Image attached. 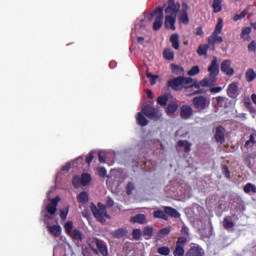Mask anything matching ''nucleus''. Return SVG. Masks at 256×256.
<instances>
[{
    "label": "nucleus",
    "instance_id": "nucleus-1",
    "mask_svg": "<svg viewBox=\"0 0 256 256\" xmlns=\"http://www.w3.org/2000/svg\"><path fill=\"white\" fill-rule=\"evenodd\" d=\"M190 83H193L192 77L178 76L168 81V87L173 91H182V89L187 91V85H190Z\"/></svg>",
    "mask_w": 256,
    "mask_h": 256
},
{
    "label": "nucleus",
    "instance_id": "nucleus-2",
    "mask_svg": "<svg viewBox=\"0 0 256 256\" xmlns=\"http://www.w3.org/2000/svg\"><path fill=\"white\" fill-rule=\"evenodd\" d=\"M221 31H223V19L219 18L212 35L208 37V45L212 51L215 50L216 43H223V37L219 36Z\"/></svg>",
    "mask_w": 256,
    "mask_h": 256
},
{
    "label": "nucleus",
    "instance_id": "nucleus-3",
    "mask_svg": "<svg viewBox=\"0 0 256 256\" xmlns=\"http://www.w3.org/2000/svg\"><path fill=\"white\" fill-rule=\"evenodd\" d=\"M89 247L92 249L93 253H95V255H99V253L102 256H108L109 255V250L107 249V244L97 238V237H93L92 239L89 240Z\"/></svg>",
    "mask_w": 256,
    "mask_h": 256
},
{
    "label": "nucleus",
    "instance_id": "nucleus-4",
    "mask_svg": "<svg viewBox=\"0 0 256 256\" xmlns=\"http://www.w3.org/2000/svg\"><path fill=\"white\" fill-rule=\"evenodd\" d=\"M192 105L194 109H197L198 113H203V111L209 109L211 101L205 96H196L192 99Z\"/></svg>",
    "mask_w": 256,
    "mask_h": 256
},
{
    "label": "nucleus",
    "instance_id": "nucleus-5",
    "mask_svg": "<svg viewBox=\"0 0 256 256\" xmlns=\"http://www.w3.org/2000/svg\"><path fill=\"white\" fill-rule=\"evenodd\" d=\"M91 211L95 219H97L99 223H105V217L106 219H109V215L107 214V209L105 208V206L97 208L95 204H92Z\"/></svg>",
    "mask_w": 256,
    "mask_h": 256
},
{
    "label": "nucleus",
    "instance_id": "nucleus-6",
    "mask_svg": "<svg viewBox=\"0 0 256 256\" xmlns=\"http://www.w3.org/2000/svg\"><path fill=\"white\" fill-rule=\"evenodd\" d=\"M187 241V237L185 236L178 237L173 251L174 256H185V245L187 244Z\"/></svg>",
    "mask_w": 256,
    "mask_h": 256
},
{
    "label": "nucleus",
    "instance_id": "nucleus-7",
    "mask_svg": "<svg viewBox=\"0 0 256 256\" xmlns=\"http://www.w3.org/2000/svg\"><path fill=\"white\" fill-rule=\"evenodd\" d=\"M142 113L148 117V119H154L157 121V119H160L159 110L153 107L151 104H146L142 107Z\"/></svg>",
    "mask_w": 256,
    "mask_h": 256
},
{
    "label": "nucleus",
    "instance_id": "nucleus-8",
    "mask_svg": "<svg viewBox=\"0 0 256 256\" xmlns=\"http://www.w3.org/2000/svg\"><path fill=\"white\" fill-rule=\"evenodd\" d=\"M154 13H155V20L153 23V31H159V29L163 27V19H164L163 7L159 6L154 10Z\"/></svg>",
    "mask_w": 256,
    "mask_h": 256
},
{
    "label": "nucleus",
    "instance_id": "nucleus-9",
    "mask_svg": "<svg viewBox=\"0 0 256 256\" xmlns=\"http://www.w3.org/2000/svg\"><path fill=\"white\" fill-rule=\"evenodd\" d=\"M181 10V4L175 2V0H168V6L165 9V13L172 17H177V14Z\"/></svg>",
    "mask_w": 256,
    "mask_h": 256
},
{
    "label": "nucleus",
    "instance_id": "nucleus-10",
    "mask_svg": "<svg viewBox=\"0 0 256 256\" xmlns=\"http://www.w3.org/2000/svg\"><path fill=\"white\" fill-rule=\"evenodd\" d=\"M208 71L210 72V79L217 81V76L219 75V63L217 62V57H213L211 65L208 67Z\"/></svg>",
    "mask_w": 256,
    "mask_h": 256
},
{
    "label": "nucleus",
    "instance_id": "nucleus-11",
    "mask_svg": "<svg viewBox=\"0 0 256 256\" xmlns=\"http://www.w3.org/2000/svg\"><path fill=\"white\" fill-rule=\"evenodd\" d=\"M232 63L233 62L231 60L227 59L222 61L220 65L222 73H225V75H228V77H233V75H235V69L231 67Z\"/></svg>",
    "mask_w": 256,
    "mask_h": 256
},
{
    "label": "nucleus",
    "instance_id": "nucleus-12",
    "mask_svg": "<svg viewBox=\"0 0 256 256\" xmlns=\"http://www.w3.org/2000/svg\"><path fill=\"white\" fill-rule=\"evenodd\" d=\"M59 201H61L59 196L50 200V203L46 206V211L49 215H55V213H57V205H59Z\"/></svg>",
    "mask_w": 256,
    "mask_h": 256
},
{
    "label": "nucleus",
    "instance_id": "nucleus-13",
    "mask_svg": "<svg viewBox=\"0 0 256 256\" xmlns=\"http://www.w3.org/2000/svg\"><path fill=\"white\" fill-rule=\"evenodd\" d=\"M175 23H177V16H170L166 14L165 21H164L165 29H170L171 31H175L177 29V27L175 26Z\"/></svg>",
    "mask_w": 256,
    "mask_h": 256
},
{
    "label": "nucleus",
    "instance_id": "nucleus-14",
    "mask_svg": "<svg viewBox=\"0 0 256 256\" xmlns=\"http://www.w3.org/2000/svg\"><path fill=\"white\" fill-rule=\"evenodd\" d=\"M225 127L223 126H218L216 127V132L214 135V139L217 143H220L221 145H223V143H225Z\"/></svg>",
    "mask_w": 256,
    "mask_h": 256
},
{
    "label": "nucleus",
    "instance_id": "nucleus-15",
    "mask_svg": "<svg viewBox=\"0 0 256 256\" xmlns=\"http://www.w3.org/2000/svg\"><path fill=\"white\" fill-rule=\"evenodd\" d=\"M181 119H191L193 117V108L189 105H182L180 108Z\"/></svg>",
    "mask_w": 256,
    "mask_h": 256
},
{
    "label": "nucleus",
    "instance_id": "nucleus-16",
    "mask_svg": "<svg viewBox=\"0 0 256 256\" xmlns=\"http://www.w3.org/2000/svg\"><path fill=\"white\" fill-rule=\"evenodd\" d=\"M203 248L201 246H192L189 248V250L186 252V256H203Z\"/></svg>",
    "mask_w": 256,
    "mask_h": 256
},
{
    "label": "nucleus",
    "instance_id": "nucleus-17",
    "mask_svg": "<svg viewBox=\"0 0 256 256\" xmlns=\"http://www.w3.org/2000/svg\"><path fill=\"white\" fill-rule=\"evenodd\" d=\"M164 211H165V214L167 215V217H172L174 219H179V217H181V213H179V211H177V209H175L171 206L164 207Z\"/></svg>",
    "mask_w": 256,
    "mask_h": 256
},
{
    "label": "nucleus",
    "instance_id": "nucleus-18",
    "mask_svg": "<svg viewBox=\"0 0 256 256\" xmlns=\"http://www.w3.org/2000/svg\"><path fill=\"white\" fill-rule=\"evenodd\" d=\"M69 237H71L72 241L74 243H79L83 241V232H81L79 229H74L71 234H68Z\"/></svg>",
    "mask_w": 256,
    "mask_h": 256
},
{
    "label": "nucleus",
    "instance_id": "nucleus-19",
    "mask_svg": "<svg viewBox=\"0 0 256 256\" xmlns=\"http://www.w3.org/2000/svg\"><path fill=\"white\" fill-rule=\"evenodd\" d=\"M131 223H139V225L147 224V218L145 214H136L131 218Z\"/></svg>",
    "mask_w": 256,
    "mask_h": 256
},
{
    "label": "nucleus",
    "instance_id": "nucleus-20",
    "mask_svg": "<svg viewBox=\"0 0 256 256\" xmlns=\"http://www.w3.org/2000/svg\"><path fill=\"white\" fill-rule=\"evenodd\" d=\"M238 90H239V85L237 84V82L231 83L227 89L228 97H235L237 95Z\"/></svg>",
    "mask_w": 256,
    "mask_h": 256
},
{
    "label": "nucleus",
    "instance_id": "nucleus-21",
    "mask_svg": "<svg viewBox=\"0 0 256 256\" xmlns=\"http://www.w3.org/2000/svg\"><path fill=\"white\" fill-rule=\"evenodd\" d=\"M136 123L140 127H147V125H149V120H147L145 115H143L141 112H138L136 116Z\"/></svg>",
    "mask_w": 256,
    "mask_h": 256
},
{
    "label": "nucleus",
    "instance_id": "nucleus-22",
    "mask_svg": "<svg viewBox=\"0 0 256 256\" xmlns=\"http://www.w3.org/2000/svg\"><path fill=\"white\" fill-rule=\"evenodd\" d=\"M47 229L54 237H59L63 231L60 225L47 226Z\"/></svg>",
    "mask_w": 256,
    "mask_h": 256
},
{
    "label": "nucleus",
    "instance_id": "nucleus-23",
    "mask_svg": "<svg viewBox=\"0 0 256 256\" xmlns=\"http://www.w3.org/2000/svg\"><path fill=\"white\" fill-rule=\"evenodd\" d=\"M245 79L247 83H253L256 79V72L253 68H249L245 73Z\"/></svg>",
    "mask_w": 256,
    "mask_h": 256
},
{
    "label": "nucleus",
    "instance_id": "nucleus-24",
    "mask_svg": "<svg viewBox=\"0 0 256 256\" xmlns=\"http://www.w3.org/2000/svg\"><path fill=\"white\" fill-rule=\"evenodd\" d=\"M170 43L172 44V47L179 51L180 43H179V34L174 33L170 36Z\"/></svg>",
    "mask_w": 256,
    "mask_h": 256
},
{
    "label": "nucleus",
    "instance_id": "nucleus-25",
    "mask_svg": "<svg viewBox=\"0 0 256 256\" xmlns=\"http://www.w3.org/2000/svg\"><path fill=\"white\" fill-rule=\"evenodd\" d=\"M212 8L213 13H221L223 11V0H213Z\"/></svg>",
    "mask_w": 256,
    "mask_h": 256
},
{
    "label": "nucleus",
    "instance_id": "nucleus-26",
    "mask_svg": "<svg viewBox=\"0 0 256 256\" xmlns=\"http://www.w3.org/2000/svg\"><path fill=\"white\" fill-rule=\"evenodd\" d=\"M78 203H82V205H86V203H89V193L82 191L77 196Z\"/></svg>",
    "mask_w": 256,
    "mask_h": 256
},
{
    "label": "nucleus",
    "instance_id": "nucleus-27",
    "mask_svg": "<svg viewBox=\"0 0 256 256\" xmlns=\"http://www.w3.org/2000/svg\"><path fill=\"white\" fill-rule=\"evenodd\" d=\"M154 219H162L163 221H169V216L163 210H156L153 212Z\"/></svg>",
    "mask_w": 256,
    "mask_h": 256
},
{
    "label": "nucleus",
    "instance_id": "nucleus-28",
    "mask_svg": "<svg viewBox=\"0 0 256 256\" xmlns=\"http://www.w3.org/2000/svg\"><path fill=\"white\" fill-rule=\"evenodd\" d=\"M177 109H179V105L175 102H172L168 104L166 108L167 115H174V113H177Z\"/></svg>",
    "mask_w": 256,
    "mask_h": 256
},
{
    "label": "nucleus",
    "instance_id": "nucleus-29",
    "mask_svg": "<svg viewBox=\"0 0 256 256\" xmlns=\"http://www.w3.org/2000/svg\"><path fill=\"white\" fill-rule=\"evenodd\" d=\"M178 147H184L185 153H190L191 152V146L192 144L189 143L187 140H180L177 143Z\"/></svg>",
    "mask_w": 256,
    "mask_h": 256
},
{
    "label": "nucleus",
    "instance_id": "nucleus-30",
    "mask_svg": "<svg viewBox=\"0 0 256 256\" xmlns=\"http://www.w3.org/2000/svg\"><path fill=\"white\" fill-rule=\"evenodd\" d=\"M179 22L183 23V25H189V14L186 12V10H181Z\"/></svg>",
    "mask_w": 256,
    "mask_h": 256
},
{
    "label": "nucleus",
    "instance_id": "nucleus-31",
    "mask_svg": "<svg viewBox=\"0 0 256 256\" xmlns=\"http://www.w3.org/2000/svg\"><path fill=\"white\" fill-rule=\"evenodd\" d=\"M80 179L83 187H87L91 183V175L89 173H83Z\"/></svg>",
    "mask_w": 256,
    "mask_h": 256
},
{
    "label": "nucleus",
    "instance_id": "nucleus-32",
    "mask_svg": "<svg viewBox=\"0 0 256 256\" xmlns=\"http://www.w3.org/2000/svg\"><path fill=\"white\" fill-rule=\"evenodd\" d=\"M127 235V229L125 228H119L113 232V237L115 239H121L122 237H125Z\"/></svg>",
    "mask_w": 256,
    "mask_h": 256
},
{
    "label": "nucleus",
    "instance_id": "nucleus-33",
    "mask_svg": "<svg viewBox=\"0 0 256 256\" xmlns=\"http://www.w3.org/2000/svg\"><path fill=\"white\" fill-rule=\"evenodd\" d=\"M163 57L167 59V61H173V59H175V53L171 49H164Z\"/></svg>",
    "mask_w": 256,
    "mask_h": 256
},
{
    "label": "nucleus",
    "instance_id": "nucleus-34",
    "mask_svg": "<svg viewBox=\"0 0 256 256\" xmlns=\"http://www.w3.org/2000/svg\"><path fill=\"white\" fill-rule=\"evenodd\" d=\"M217 80H213L211 76L209 78H204L203 80L200 81V86L201 87H211Z\"/></svg>",
    "mask_w": 256,
    "mask_h": 256
},
{
    "label": "nucleus",
    "instance_id": "nucleus-35",
    "mask_svg": "<svg viewBox=\"0 0 256 256\" xmlns=\"http://www.w3.org/2000/svg\"><path fill=\"white\" fill-rule=\"evenodd\" d=\"M207 51H209V45L200 44L197 49V54L200 55V57H203V55H207Z\"/></svg>",
    "mask_w": 256,
    "mask_h": 256
},
{
    "label": "nucleus",
    "instance_id": "nucleus-36",
    "mask_svg": "<svg viewBox=\"0 0 256 256\" xmlns=\"http://www.w3.org/2000/svg\"><path fill=\"white\" fill-rule=\"evenodd\" d=\"M223 227L224 229H233L235 227V223L229 219V217H224L223 219Z\"/></svg>",
    "mask_w": 256,
    "mask_h": 256
},
{
    "label": "nucleus",
    "instance_id": "nucleus-37",
    "mask_svg": "<svg viewBox=\"0 0 256 256\" xmlns=\"http://www.w3.org/2000/svg\"><path fill=\"white\" fill-rule=\"evenodd\" d=\"M171 69H172V73H175L176 75H183L184 73V69L183 67L177 65V64H171L170 65Z\"/></svg>",
    "mask_w": 256,
    "mask_h": 256
},
{
    "label": "nucleus",
    "instance_id": "nucleus-38",
    "mask_svg": "<svg viewBox=\"0 0 256 256\" xmlns=\"http://www.w3.org/2000/svg\"><path fill=\"white\" fill-rule=\"evenodd\" d=\"M193 87L195 89H201V82H198L197 80H194L192 78V82L188 85H186V93L189 91V89H193Z\"/></svg>",
    "mask_w": 256,
    "mask_h": 256
},
{
    "label": "nucleus",
    "instance_id": "nucleus-39",
    "mask_svg": "<svg viewBox=\"0 0 256 256\" xmlns=\"http://www.w3.org/2000/svg\"><path fill=\"white\" fill-rule=\"evenodd\" d=\"M168 101H169V96H167V94L159 96L157 98V103H158V105H161V107H165V105H167Z\"/></svg>",
    "mask_w": 256,
    "mask_h": 256
},
{
    "label": "nucleus",
    "instance_id": "nucleus-40",
    "mask_svg": "<svg viewBox=\"0 0 256 256\" xmlns=\"http://www.w3.org/2000/svg\"><path fill=\"white\" fill-rule=\"evenodd\" d=\"M68 215H69V205H67L63 209H60V219H61V221H66Z\"/></svg>",
    "mask_w": 256,
    "mask_h": 256
},
{
    "label": "nucleus",
    "instance_id": "nucleus-41",
    "mask_svg": "<svg viewBox=\"0 0 256 256\" xmlns=\"http://www.w3.org/2000/svg\"><path fill=\"white\" fill-rule=\"evenodd\" d=\"M244 193H256V186L252 183H247L244 186Z\"/></svg>",
    "mask_w": 256,
    "mask_h": 256
},
{
    "label": "nucleus",
    "instance_id": "nucleus-42",
    "mask_svg": "<svg viewBox=\"0 0 256 256\" xmlns=\"http://www.w3.org/2000/svg\"><path fill=\"white\" fill-rule=\"evenodd\" d=\"M72 185L75 189H79L83 183H81V177L80 176H74L72 179Z\"/></svg>",
    "mask_w": 256,
    "mask_h": 256
},
{
    "label": "nucleus",
    "instance_id": "nucleus-43",
    "mask_svg": "<svg viewBox=\"0 0 256 256\" xmlns=\"http://www.w3.org/2000/svg\"><path fill=\"white\" fill-rule=\"evenodd\" d=\"M143 235L148 237V239H151L153 237V227L152 226H146L143 229Z\"/></svg>",
    "mask_w": 256,
    "mask_h": 256
},
{
    "label": "nucleus",
    "instance_id": "nucleus-44",
    "mask_svg": "<svg viewBox=\"0 0 256 256\" xmlns=\"http://www.w3.org/2000/svg\"><path fill=\"white\" fill-rule=\"evenodd\" d=\"M157 253H159V255L168 256L169 253H171V249L167 246H162L158 248Z\"/></svg>",
    "mask_w": 256,
    "mask_h": 256
},
{
    "label": "nucleus",
    "instance_id": "nucleus-45",
    "mask_svg": "<svg viewBox=\"0 0 256 256\" xmlns=\"http://www.w3.org/2000/svg\"><path fill=\"white\" fill-rule=\"evenodd\" d=\"M141 235H143V232H141V229L139 228H136L132 231V237L135 239V241H140Z\"/></svg>",
    "mask_w": 256,
    "mask_h": 256
},
{
    "label": "nucleus",
    "instance_id": "nucleus-46",
    "mask_svg": "<svg viewBox=\"0 0 256 256\" xmlns=\"http://www.w3.org/2000/svg\"><path fill=\"white\" fill-rule=\"evenodd\" d=\"M133 191H135V183L134 182H128L126 185V194L127 195H133Z\"/></svg>",
    "mask_w": 256,
    "mask_h": 256
},
{
    "label": "nucleus",
    "instance_id": "nucleus-47",
    "mask_svg": "<svg viewBox=\"0 0 256 256\" xmlns=\"http://www.w3.org/2000/svg\"><path fill=\"white\" fill-rule=\"evenodd\" d=\"M64 229L68 235L73 233V221H67L64 225Z\"/></svg>",
    "mask_w": 256,
    "mask_h": 256
},
{
    "label": "nucleus",
    "instance_id": "nucleus-48",
    "mask_svg": "<svg viewBox=\"0 0 256 256\" xmlns=\"http://www.w3.org/2000/svg\"><path fill=\"white\" fill-rule=\"evenodd\" d=\"M200 71L201 69L199 68V66H194L188 71V75L190 77H195V75H199Z\"/></svg>",
    "mask_w": 256,
    "mask_h": 256
},
{
    "label": "nucleus",
    "instance_id": "nucleus-49",
    "mask_svg": "<svg viewBox=\"0 0 256 256\" xmlns=\"http://www.w3.org/2000/svg\"><path fill=\"white\" fill-rule=\"evenodd\" d=\"M245 17H247V10H243L240 14H235L233 21H241V19H245Z\"/></svg>",
    "mask_w": 256,
    "mask_h": 256
},
{
    "label": "nucleus",
    "instance_id": "nucleus-50",
    "mask_svg": "<svg viewBox=\"0 0 256 256\" xmlns=\"http://www.w3.org/2000/svg\"><path fill=\"white\" fill-rule=\"evenodd\" d=\"M146 76L148 77V79H150L151 85H155V83H157V79L159 76L151 74L149 72L146 73Z\"/></svg>",
    "mask_w": 256,
    "mask_h": 256
},
{
    "label": "nucleus",
    "instance_id": "nucleus-51",
    "mask_svg": "<svg viewBox=\"0 0 256 256\" xmlns=\"http://www.w3.org/2000/svg\"><path fill=\"white\" fill-rule=\"evenodd\" d=\"M255 134H250L249 140L246 141L245 147H249V145H255Z\"/></svg>",
    "mask_w": 256,
    "mask_h": 256
},
{
    "label": "nucleus",
    "instance_id": "nucleus-52",
    "mask_svg": "<svg viewBox=\"0 0 256 256\" xmlns=\"http://www.w3.org/2000/svg\"><path fill=\"white\" fill-rule=\"evenodd\" d=\"M97 173L99 177H107V169H105V167H98Z\"/></svg>",
    "mask_w": 256,
    "mask_h": 256
},
{
    "label": "nucleus",
    "instance_id": "nucleus-53",
    "mask_svg": "<svg viewBox=\"0 0 256 256\" xmlns=\"http://www.w3.org/2000/svg\"><path fill=\"white\" fill-rule=\"evenodd\" d=\"M171 233V227H165L159 230V235H162L163 237L169 235Z\"/></svg>",
    "mask_w": 256,
    "mask_h": 256
},
{
    "label": "nucleus",
    "instance_id": "nucleus-54",
    "mask_svg": "<svg viewBox=\"0 0 256 256\" xmlns=\"http://www.w3.org/2000/svg\"><path fill=\"white\" fill-rule=\"evenodd\" d=\"M222 172L224 173V177H226V179H230L231 173L229 172V167L227 165L222 166Z\"/></svg>",
    "mask_w": 256,
    "mask_h": 256
},
{
    "label": "nucleus",
    "instance_id": "nucleus-55",
    "mask_svg": "<svg viewBox=\"0 0 256 256\" xmlns=\"http://www.w3.org/2000/svg\"><path fill=\"white\" fill-rule=\"evenodd\" d=\"M248 51L249 53H255L256 51V41L253 40L250 42V44L248 45Z\"/></svg>",
    "mask_w": 256,
    "mask_h": 256
},
{
    "label": "nucleus",
    "instance_id": "nucleus-56",
    "mask_svg": "<svg viewBox=\"0 0 256 256\" xmlns=\"http://www.w3.org/2000/svg\"><path fill=\"white\" fill-rule=\"evenodd\" d=\"M245 35H251V27H245L242 29L241 37L245 39Z\"/></svg>",
    "mask_w": 256,
    "mask_h": 256
},
{
    "label": "nucleus",
    "instance_id": "nucleus-57",
    "mask_svg": "<svg viewBox=\"0 0 256 256\" xmlns=\"http://www.w3.org/2000/svg\"><path fill=\"white\" fill-rule=\"evenodd\" d=\"M227 100V98L223 97V96H218L216 98L217 101V106L218 107H223V103H225V101Z\"/></svg>",
    "mask_w": 256,
    "mask_h": 256
},
{
    "label": "nucleus",
    "instance_id": "nucleus-58",
    "mask_svg": "<svg viewBox=\"0 0 256 256\" xmlns=\"http://www.w3.org/2000/svg\"><path fill=\"white\" fill-rule=\"evenodd\" d=\"M93 159H95V155L93 154V152H90L86 156V163H87V165H91V163L93 162Z\"/></svg>",
    "mask_w": 256,
    "mask_h": 256
},
{
    "label": "nucleus",
    "instance_id": "nucleus-59",
    "mask_svg": "<svg viewBox=\"0 0 256 256\" xmlns=\"http://www.w3.org/2000/svg\"><path fill=\"white\" fill-rule=\"evenodd\" d=\"M195 35L199 36V37H204L205 32H203V27L199 26L196 28V32Z\"/></svg>",
    "mask_w": 256,
    "mask_h": 256
},
{
    "label": "nucleus",
    "instance_id": "nucleus-60",
    "mask_svg": "<svg viewBox=\"0 0 256 256\" xmlns=\"http://www.w3.org/2000/svg\"><path fill=\"white\" fill-rule=\"evenodd\" d=\"M221 91H223V88L221 86L210 88V93H221Z\"/></svg>",
    "mask_w": 256,
    "mask_h": 256
},
{
    "label": "nucleus",
    "instance_id": "nucleus-61",
    "mask_svg": "<svg viewBox=\"0 0 256 256\" xmlns=\"http://www.w3.org/2000/svg\"><path fill=\"white\" fill-rule=\"evenodd\" d=\"M203 93H205V90L200 89V90H197V91H194V92L188 94V97H193V95H203Z\"/></svg>",
    "mask_w": 256,
    "mask_h": 256
},
{
    "label": "nucleus",
    "instance_id": "nucleus-62",
    "mask_svg": "<svg viewBox=\"0 0 256 256\" xmlns=\"http://www.w3.org/2000/svg\"><path fill=\"white\" fill-rule=\"evenodd\" d=\"M114 205L115 202L113 201V199L111 197H108L106 201V207H113Z\"/></svg>",
    "mask_w": 256,
    "mask_h": 256
},
{
    "label": "nucleus",
    "instance_id": "nucleus-63",
    "mask_svg": "<svg viewBox=\"0 0 256 256\" xmlns=\"http://www.w3.org/2000/svg\"><path fill=\"white\" fill-rule=\"evenodd\" d=\"M98 159H99L100 163H106V157L101 152L98 153Z\"/></svg>",
    "mask_w": 256,
    "mask_h": 256
},
{
    "label": "nucleus",
    "instance_id": "nucleus-64",
    "mask_svg": "<svg viewBox=\"0 0 256 256\" xmlns=\"http://www.w3.org/2000/svg\"><path fill=\"white\" fill-rule=\"evenodd\" d=\"M181 233L182 235H189V228L187 226H182Z\"/></svg>",
    "mask_w": 256,
    "mask_h": 256
}]
</instances>
